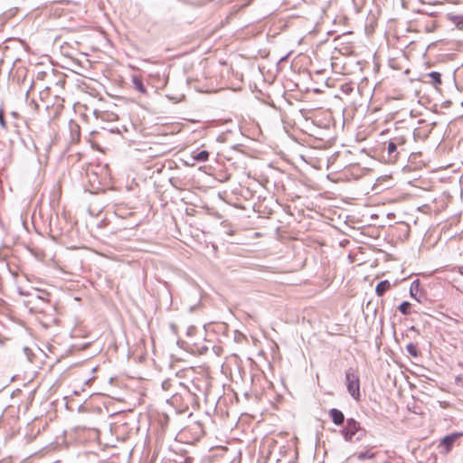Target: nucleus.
Masks as SVG:
<instances>
[{
  "instance_id": "f257e3e1",
  "label": "nucleus",
  "mask_w": 463,
  "mask_h": 463,
  "mask_svg": "<svg viewBox=\"0 0 463 463\" xmlns=\"http://www.w3.org/2000/svg\"><path fill=\"white\" fill-rule=\"evenodd\" d=\"M410 136L409 129H402L392 136L388 142L383 143V152H386L389 163H395L401 155L408 154L407 143Z\"/></svg>"
},
{
  "instance_id": "f03ea898",
  "label": "nucleus",
  "mask_w": 463,
  "mask_h": 463,
  "mask_svg": "<svg viewBox=\"0 0 463 463\" xmlns=\"http://www.w3.org/2000/svg\"><path fill=\"white\" fill-rule=\"evenodd\" d=\"M344 439L347 442H357L366 436V430L360 422L353 418L346 420L345 426L341 430Z\"/></svg>"
},
{
  "instance_id": "7ed1b4c3",
  "label": "nucleus",
  "mask_w": 463,
  "mask_h": 463,
  "mask_svg": "<svg viewBox=\"0 0 463 463\" xmlns=\"http://www.w3.org/2000/svg\"><path fill=\"white\" fill-rule=\"evenodd\" d=\"M347 392L356 401H360V380L355 370L349 368L345 372Z\"/></svg>"
},
{
  "instance_id": "20e7f679",
  "label": "nucleus",
  "mask_w": 463,
  "mask_h": 463,
  "mask_svg": "<svg viewBox=\"0 0 463 463\" xmlns=\"http://www.w3.org/2000/svg\"><path fill=\"white\" fill-rule=\"evenodd\" d=\"M461 436H463V433L461 432H456L450 435H447L441 439L440 446H444L446 449V452H449L451 449L455 440Z\"/></svg>"
},
{
  "instance_id": "39448f33",
  "label": "nucleus",
  "mask_w": 463,
  "mask_h": 463,
  "mask_svg": "<svg viewBox=\"0 0 463 463\" xmlns=\"http://www.w3.org/2000/svg\"><path fill=\"white\" fill-rule=\"evenodd\" d=\"M180 384V382L178 379H165L162 383V388L165 392H169L173 396L176 393L175 392V385Z\"/></svg>"
},
{
  "instance_id": "423d86ee",
  "label": "nucleus",
  "mask_w": 463,
  "mask_h": 463,
  "mask_svg": "<svg viewBox=\"0 0 463 463\" xmlns=\"http://www.w3.org/2000/svg\"><path fill=\"white\" fill-rule=\"evenodd\" d=\"M329 416L335 425H342L345 422V415L338 409L333 408L329 411Z\"/></svg>"
},
{
  "instance_id": "0eeeda50",
  "label": "nucleus",
  "mask_w": 463,
  "mask_h": 463,
  "mask_svg": "<svg viewBox=\"0 0 463 463\" xmlns=\"http://www.w3.org/2000/svg\"><path fill=\"white\" fill-rule=\"evenodd\" d=\"M190 350L194 354H203L208 351V345L205 344L204 341L201 343H194L190 347Z\"/></svg>"
},
{
  "instance_id": "6e6552de",
  "label": "nucleus",
  "mask_w": 463,
  "mask_h": 463,
  "mask_svg": "<svg viewBox=\"0 0 463 463\" xmlns=\"http://www.w3.org/2000/svg\"><path fill=\"white\" fill-rule=\"evenodd\" d=\"M420 282L419 279L413 280L410 287L411 296L412 298H414L415 299H417L419 302L420 301V298L421 297V295H418L420 292Z\"/></svg>"
},
{
  "instance_id": "1a4fd4ad",
  "label": "nucleus",
  "mask_w": 463,
  "mask_h": 463,
  "mask_svg": "<svg viewBox=\"0 0 463 463\" xmlns=\"http://www.w3.org/2000/svg\"><path fill=\"white\" fill-rule=\"evenodd\" d=\"M192 157L197 162H206L209 159V152L206 150L194 151Z\"/></svg>"
},
{
  "instance_id": "9d476101",
  "label": "nucleus",
  "mask_w": 463,
  "mask_h": 463,
  "mask_svg": "<svg viewBox=\"0 0 463 463\" xmlns=\"http://www.w3.org/2000/svg\"><path fill=\"white\" fill-rule=\"evenodd\" d=\"M390 288L391 283L388 280H383L377 284L375 292L379 297H382Z\"/></svg>"
},
{
  "instance_id": "9b49d317",
  "label": "nucleus",
  "mask_w": 463,
  "mask_h": 463,
  "mask_svg": "<svg viewBox=\"0 0 463 463\" xmlns=\"http://www.w3.org/2000/svg\"><path fill=\"white\" fill-rule=\"evenodd\" d=\"M132 83H133V86H134L135 90H137V91H139L141 93H145L146 92L145 85H144L143 80H142V79L140 77L134 76L132 78Z\"/></svg>"
},
{
  "instance_id": "f8f14e48",
  "label": "nucleus",
  "mask_w": 463,
  "mask_h": 463,
  "mask_svg": "<svg viewBox=\"0 0 463 463\" xmlns=\"http://www.w3.org/2000/svg\"><path fill=\"white\" fill-rule=\"evenodd\" d=\"M428 77L430 79V83L434 86L440 85L442 83L441 74L438 71H431L428 74Z\"/></svg>"
},
{
  "instance_id": "ddd939ff",
  "label": "nucleus",
  "mask_w": 463,
  "mask_h": 463,
  "mask_svg": "<svg viewBox=\"0 0 463 463\" xmlns=\"http://www.w3.org/2000/svg\"><path fill=\"white\" fill-rule=\"evenodd\" d=\"M411 306L410 302L404 301L399 306L398 309L402 314L409 315L411 312Z\"/></svg>"
},
{
  "instance_id": "4468645a",
  "label": "nucleus",
  "mask_w": 463,
  "mask_h": 463,
  "mask_svg": "<svg viewBox=\"0 0 463 463\" xmlns=\"http://www.w3.org/2000/svg\"><path fill=\"white\" fill-rule=\"evenodd\" d=\"M406 350L409 353V354L413 357H417L419 354L417 345H415L413 343L408 344L406 346Z\"/></svg>"
},
{
  "instance_id": "2eb2a0df",
  "label": "nucleus",
  "mask_w": 463,
  "mask_h": 463,
  "mask_svg": "<svg viewBox=\"0 0 463 463\" xmlns=\"http://www.w3.org/2000/svg\"><path fill=\"white\" fill-rule=\"evenodd\" d=\"M375 456V454L373 452H370V451H364V452H360L358 455H357V458L359 460H364L366 458H373Z\"/></svg>"
},
{
  "instance_id": "dca6fc26",
  "label": "nucleus",
  "mask_w": 463,
  "mask_h": 463,
  "mask_svg": "<svg viewBox=\"0 0 463 463\" xmlns=\"http://www.w3.org/2000/svg\"><path fill=\"white\" fill-rule=\"evenodd\" d=\"M449 18L456 24L463 23V16L449 14Z\"/></svg>"
},
{
  "instance_id": "f3484780",
  "label": "nucleus",
  "mask_w": 463,
  "mask_h": 463,
  "mask_svg": "<svg viewBox=\"0 0 463 463\" xmlns=\"http://www.w3.org/2000/svg\"><path fill=\"white\" fill-rule=\"evenodd\" d=\"M0 125L3 128H6V122L5 120V113L3 109H0Z\"/></svg>"
},
{
  "instance_id": "a211bd4d",
  "label": "nucleus",
  "mask_w": 463,
  "mask_h": 463,
  "mask_svg": "<svg viewBox=\"0 0 463 463\" xmlns=\"http://www.w3.org/2000/svg\"><path fill=\"white\" fill-rule=\"evenodd\" d=\"M458 272L463 276V266H459L457 268Z\"/></svg>"
},
{
  "instance_id": "6ab92c4d",
  "label": "nucleus",
  "mask_w": 463,
  "mask_h": 463,
  "mask_svg": "<svg viewBox=\"0 0 463 463\" xmlns=\"http://www.w3.org/2000/svg\"><path fill=\"white\" fill-rule=\"evenodd\" d=\"M426 14H429L430 15H434L436 13L435 12H431V10H429V12H425Z\"/></svg>"
},
{
  "instance_id": "aec40b11",
  "label": "nucleus",
  "mask_w": 463,
  "mask_h": 463,
  "mask_svg": "<svg viewBox=\"0 0 463 463\" xmlns=\"http://www.w3.org/2000/svg\"><path fill=\"white\" fill-rule=\"evenodd\" d=\"M426 14H429L430 15H434L436 13L435 12H431V10H429V12H425Z\"/></svg>"
},
{
  "instance_id": "412c9836",
  "label": "nucleus",
  "mask_w": 463,
  "mask_h": 463,
  "mask_svg": "<svg viewBox=\"0 0 463 463\" xmlns=\"http://www.w3.org/2000/svg\"><path fill=\"white\" fill-rule=\"evenodd\" d=\"M287 58H288V55H287V56H285V57H282V58L280 59V61H286V60H287Z\"/></svg>"
},
{
  "instance_id": "4be33fe9",
  "label": "nucleus",
  "mask_w": 463,
  "mask_h": 463,
  "mask_svg": "<svg viewBox=\"0 0 463 463\" xmlns=\"http://www.w3.org/2000/svg\"><path fill=\"white\" fill-rule=\"evenodd\" d=\"M384 463H390V462L386 461V462H384Z\"/></svg>"
}]
</instances>
